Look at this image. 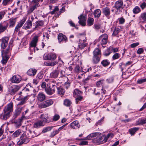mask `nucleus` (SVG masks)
I'll return each instance as SVG.
<instances>
[{"instance_id":"obj_1","label":"nucleus","mask_w":146,"mask_h":146,"mask_svg":"<svg viewBox=\"0 0 146 146\" xmlns=\"http://www.w3.org/2000/svg\"><path fill=\"white\" fill-rule=\"evenodd\" d=\"M40 120H38L33 124V127L36 128H39L43 127L45 124L48 123L49 121L48 120L49 118L48 114L46 113L41 114L40 117Z\"/></svg>"},{"instance_id":"obj_2","label":"nucleus","mask_w":146,"mask_h":146,"mask_svg":"<svg viewBox=\"0 0 146 146\" xmlns=\"http://www.w3.org/2000/svg\"><path fill=\"white\" fill-rule=\"evenodd\" d=\"M54 101L52 100H47L40 104L39 105V107L41 108H46L52 105Z\"/></svg>"},{"instance_id":"obj_3","label":"nucleus","mask_w":146,"mask_h":146,"mask_svg":"<svg viewBox=\"0 0 146 146\" xmlns=\"http://www.w3.org/2000/svg\"><path fill=\"white\" fill-rule=\"evenodd\" d=\"M38 41V36H35L30 44L29 49L31 51L32 50V48H33L34 50V52H35V47H36V44Z\"/></svg>"},{"instance_id":"obj_4","label":"nucleus","mask_w":146,"mask_h":146,"mask_svg":"<svg viewBox=\"0 0 146 146\" xmlns=\"http://www.w3.org/2000/svg\"><path fill=\"white\" fill-rule=\"evenodd\" d=\"M13 103L12 102L9 104L7 106H6L4 110V113H7L10 114V113L13 111Z\"/></svg>"},{"instance_id":"obj_5","label":"nucleus","mask_w":146,"mask_h":146,"mask_svg":"<svg viewBox=\"0 0 146 146\" xmlns=\"http://www.w3.org/2000/svg\"><path fill=\"white\" fill-rule=\"evenodd\" d=\"M123 1L121 0H119L117 1L115 4L114 7L117 10L119 11V12H121V10L120 9H123Z\"/></svg>"},{"instance_id":"obj_6","label":"nucleus","mask_w":146,"mask_h":146,"mask_svg":"<svg viewBox=\"0 0 146 146\" xmlns=\"http://www.w3.org/2000/svg\"><path fill=\"white\" fill-rule=\"evenodd\" d=\"M108 38L107 35L105 34L100 36L98 39L99 41H101V42L102 45L105 44L107 42Z\"/></svg>"},{"instance_id":"obj_7","label":"nucleus","mask_w":146,"mask_h":146,"mask_svg":"<svg viewBox=\"0 0 146 146\" xmlns=\"http://www.w3.org/2000/svg\"><path fill=\"white\" fill-rule=\"evenodd\" d=\"M57 38L58 42L60 43L62 41H64L66 42L68 40L66 36L62 33H59L58 35Z\"/></svg>"},{"instance_id":"obj_8","label":"nucleus","mask_w":146,"mask_h":146,"mask_svg":"<svg viewBox=\"0 0 146 146\" xmlns=\"http://www.w3.org/2000/svg\"><path fill=\"white\" fill-rule=\"evenodd\" d=\"M20 87L18 86H11L9 90V93L11 95H14L19 89Z\"/></svg>"},{"instance_id":"obj_9","label":"nucleus","mask_w":146,"mask_h":146,"mask_svg":"<svg viewBox=\"0 0 146 146\" xmlns=\"http://www.w3.org/2000/svg\"><path fill=\"white\" fill-rule=\"evenodd\" d=\"M79 20L78 23L82 26H85L86 25V18L85 16L82 15H81L78 17Z\"/></svg>"},{"instance_id":"obj_10","label":"nucleus","mask_w":146,"mask_h":146,"mask_svg":"<svg viewBox=\"0 0 146 146\" xmlns=\"http://www.w3.org/2000/svg\"><path fill=\"white\" fill-rule=\"evenodd\" d=\"M56 58V54L54 53H49L46 55L45 54L44 58L46 60H53Z\"/></svg>"},{"instance_id":"obj_11","label":"nucleus","mask_w":146,"mask_h":146,"mask_svg":"<svg viewBox=\"0 0 146 146\" xmlns=\"http://www.w3.org/2000/svg\"><path fill=\"white\" fill-rule=\"evenodd\" d=\"M9 40L8 37H5L1 39L2 42L1 44V48L4 49L5 48L8 44V42Z\"/></svg>"},{"instance_id":"obj_12","label":"nucleus","mask_w":146,"mask_h":146,"mask_svg":"<svg viewBox=\"0 0 146 146\" xmlns=\"http://www.w3.org/2000/svg\"><path fill=\"white\" fill-rule=\"evenodd\" d=\"M3 24H0V33L3 32L5 30L9 25L8 23L6 21H4Z\"/></svg>"},{"instance_id":"obj_13","label":"nucleus","mask_w":146,"mask_h":146,"mask_svg":"<svg viewBox=\"0 0 146 146\" xmlns=\"http://www.w3.org/2000/svg\"><path fill=\"white\" fill-rule=\"evenodd\" d=\"M139 19L140 23H144L146 22V12L141 13Z\"/></svg>"},{"instance_id":"obj_14","label":"nucleus","mask_w":146,"mask_h":146,"mask_svg":"<svg viewBox=\"0 0 146 146\" xmlns=\"http://www.w3.org/2000/svg\"><path fill=\"white\" fill-rule=\"evenodd\" d=\"M20 140L21 141L20 143L22 144L23 143L26 144L29 141V139L27 138L25 134L24 133L20 137Z\"/></svg>"},{"instance_id":"obj_15","label":"nucleus","mask_w":146,"mask_h":146,"mask_svg":"<svg viewBox=\"0 0 146 146\" xmlns=\"http://www.w3.org/2000/svg\"><path fill=\"white\" fill-rule=\"evenodd\" d=\"M21 80V77L19 75H16L12 77L11 81L13 83H18L20 82Z\"/></svg>"},{"instance_id":"obj_16","label":"nucleus","mask_w":146,"mask_h":146,"mask_svg":"<svg viewBox=\"0 0 146 146\" xmlns=\"http://www.w3.org/2000/svg\"><path fill=\"white\" fill-rule=\"evenodd\" d=\"M102 13L106 17L109 16L110 14V9L107 7L103 8L102 9Z\"/></svg>"},{"instance_id":"obj_17","label":"nucleus","mask_w":146,"mask_h":146,"mask_svg":"<svg viewBox=\"0 0 146 146\" xmlns=\"http://www.w3.org/2000/svg\"><path fill=\"white\" fill-rule=\"evenodd\" d=\"M32 25V23L30 20H28L26 21L23 28L25 29H30Z\"/></svg>"},{"instance_id":"obj_18","label":"nucleus","mask_w":146,"mask_h":146,"mask_svg":"<svg viewBox=\"0 0 146 146\" xmlns=\"http://www.w3.org/2000/svg\"><path fill=\"white\" fill-rule=\"evenodd\" d=\"M46 98V96L43 93H39L37 96L38 101L42 102L44 101Z\"/></svg>"},{"instance_id":"obj_19","label":"nucleus","mask_w":146,"mask_h":146,"mask_svg":"<svg viewBox=\"0 0 146 146\" xmlns=\"http://www.w3.org/2000/svg\"><path fill=\"white\" fill-rule=\"evenodd\" d=\"M59 71L58 70H53L50 73V76L52 78H57L59 74Z\"/></svg>"},{"instance_id":"obj_20","label":"nucleus","mask_w":146,"mask_h":146,"mask_svg":"<svg viewBox=\"0 0 146 146\" xmlns=\"http://www.w3.org/2000/svg\"><path fill=\"white\" fill-rule=\"evenodd\" d=\"M71 127L75 129H77L80 127V125L77 121H75L70 124Z\"/></svg>"},{"instance_id":"obj_21","label":"nucleus","mask_w":146,"mask_h":146,"mask_svg":"<svg viewBox=\"0 0 146 146\" xmlns=\"http://www.w3.org/2000/svg\"><path fill=\"white\" fill-rule=\"evenodd\" d=\"M37 70L34 68H31L27 71V73L29 76H34L36 73Z\"/></svg>"},{"instance_id":"obj_22","label":"nucleus","mask_w":146,"mask_h":146,"mask_svg":"<svg viewBox=\"0 0 146 146\" xmlns=\"http://www.w3.org/2000/svg\"><path fill=\"white\" fill-rule=\"evenodd\" d=\"M44 22L43 21H38L35 22V26L33 30H35L36 28L39 27H42L44 25Z\"/></svg>"},{"instance_id":"obj_23","label":"nucleus","mask_w":146,"mask_h":146,"mask_svg":"<svg viewBox=\"0 0 146 146\" xmlns=\"http://www.w3.org/2000/svg\"><path fill=\"white\" fill-rule=\"evenodd\" d=\"M101 57L93 56L92 58V62L94 64H97L100 60Z\"/></svg>"},{"instance_id":"obj_24","label":"nucleus","mask_w":146,"mask_h":146,"mask_svg":"<svg viewBox=\"0 0 146 146\" xmlns=\"http://www.w3.org/2000/svg\"><path fill=\"white\" fill-rule=\"evenodd\" d=\"M95 18H99L101 14V11L99 9L95 10L93 13Z\"/></svg>"},{"instance_id":"obj_25","label":"nucleus","mask_w":146,"mask_h":146,"mask_svg":"<svg viewBox=\"0 0 146 146\" xmlns=\"http://www.w3.org/2000/svg\"><path fill=\"white\" fill-rule=\"evenodd\" d=\"M93 53L94 56H101V51L98 48H96L93 51Z\"/></svg>"},{"instance_id":"obj_26","label":"nucleus","mask_w":146,"mask_h":146,"mask_svg":"<svg viewBox=\"0 0 146 146\" xmlns=\"http://www.w3.org/2000/svg\"><path fill=\"white\" fill-rule=\"evenodd\" d=\"M16 18H12L9 19V23L10 24L9 25L10 27H13L15 25L16 21Z\"/></svg>"},{"instance_id":"obj_27","label":"nucleus","mask_w":146,"mask_h":146,"mask_svg":"<svg viewBox=\"0 0 146 146\" xmlns=\"http://www.w3.org/2000/svg\"><path fill=\"white\" fill-rule=\"evenodd\" d=\"M22 109V108H19L16 110L13 116L14 119L17 118L20 114L21 112Z\"/></svg>"},{"instance_id":"obj_28","label":"nucleus","mask_w":146,"mask_h":146,"mask_svg":"<svg viewBox=\"0 0 146 146\" xmlns=\"http://www.w3.org/2000/svg\"><path fill=\"white\" fill-rule=\"evenodd\" d=\"M94 19L93 18L90 17H88L87 21V25L88 26L92 25L94 24Z\"/></svg>"},{"instance_id":"obj_29","label":"nucleus","mask_w":146,"mask_h":146,"mask_svg":"<svg viewBox=\"0 0 146 146\" xmlns=\"http://www.w3.org/2000/svg\"><path fill=\"white\" fill-rule=\"evenodd\" d=\"M104 136H103L101 137H98L96 138V141L97 143H104Z\"/></svg>"},{"instance_id":"obj_30","label":"nucleus","mask_w":146,"mask_h":146,"mask_svg":"<svg viewBox=\"0 0 146 146\" xmlns=\"http://www.w3.org/2000/svg\"><path fill=\"white\" fill-rule=\"evenodd\" d=\"M45 90L46 92L49 95H51L54 93V90H52L51 88L48 86Z\"/></svg>"},{"instance_id":"obj_31","label":"nucleus","mask_w":146,"mask_h":146,"mask_svg":"<svg viewBox=\"0 0 146 146\" xmlns=\"http://www.w3.org/2000/svg\"><path fill=\"white\" fill-rule=\"evenodd\" d=\"M139 129L138 127H134L129 129V131L131 135H134L136 132Z\"/></svg>"},{"instance_id":"obj_32","label":"nucleus","mask_w":146,"mask_h":146,"mask_svg":"<svg viewBox=\"0 0 146 146\" xmlns=\"http://www.w3.org/2000/svg\"><path fill=\"white\" fill-rule=\"evenodd\" d=\"M37 7H38V4H37L30 8L28 11V14H29L32 13L35 9L37 8Z\"/></svg>"},{"instance_id":"obj_33","label":"nucleus","mask_w":146,"mask_h":146,"mask_svg":"<svg viewBox=\"0 0 146 146\" xmlns=\"http://www.w3.org/2000/svg\"><path fill=\"white\" fill-rule=\"evenodd\" d=\"M111 49H112V48H111L110 47L108 48L104 53V55L106 56L109 55L111 53H112Z\"/></svg>"},{"instance_id":"obj_34","label":"nucleus","mask_w":146,"mask_h":146,"mask_svg":"<svg viewBox=\"0 0 146 146\" xmlns=\"http://www.w3.org/2000/svg\"><path fill=\"white\" fill-rule=\"evenodd\" d=\"M72 104L71 101L68 99H65L64 102V105L67 106H70Z\"/></svg>"},{"instance_id":"obj_35","label":"nucleus","mask_w":146,"mask_h":146,"mask_svg":"<svg viewBox=\"0 0 146 146\" xmlns=\"http://www.w3.org/2000/svg\"><path fill=\"white\" fill-rule=\"evenodd\" d=\"M9 58V57H8L7 55H5V56H3L2 60L1 61V63L3 64H6Z\"/></svg>"},{"instance_id":"obj_36","label":"nucleus","mask_w":146,"mask_h":146,"mask_svg":"<svg viewBox=\"0 0 146 146\" xmlns=\"http://www.w3.org/2000/svg\"><path fill=\"white\" fill-rule=\"evenodd\" d=\"M26 20V19L25 18H23L22 19L20 22L19 23L18 25L16 26L20 28L23 25L24 23H25Z\"/></svg>"},{"instance_id":"obj_37","label":"nucleus","mask_w":146,"mask_h":146,"mask_svg":"<svg viewBox=\"0 0 146 146\" xmlns=\"http://www.w3.org/2000/svg\"><path fill=\"white\" fill-rule=\"evenodd\" d=\"M29 133L28 134L29 135V137L30 138H33L37 136V135L35 133V131L33 132L30 130H29Z\"/></svg>"},{"instance_id":"obj_38","label":"nucleus","mask_w":146,"mask_h":146,"mask_svg":"<svg viewBox=\"0 0 146 146\" xmlns=\"http://www.w3.org/2000/svg\"><path fill=\"white\" fill-rule=\"evenodd\" d=\"M146 123V120L144 119H139L136 121L137 125H143Z\"/></svg>"},{"instance_id":"obj_39","label":"nucleus","mask_w":146,"mask_h":146,"mask_svg":"<svg viewBox=\"0 0 146 146\" xmlns=\"http://www.w3.org/2000/svg\"><path fill=\"white\" fill-rule=\"evenodd\" d=\"M101 64L104 66H106L109 65L110 62L108 60H104L101 62Z\"/></svg>"},{"instance_id":"obj_40","label":"nucleus","mask_w":146,"mask_h":146,"mask_svg":"<svg viewBox=\"0 0 146 146\" xmlns=\"http://www.w3.org/2000/svg\"><path fill=\"white\" fill-rule=\"evenodd\" d=\"M141 11V9L137 6H136L133 9V11L134 14H137L139 13Z\"/></svg>"},{"instance_id":"obj_41","label":"nucleus","mask_w":146,"mask_h":146,"mask_svg":"<svg viewBox=\"0 0 146 146\" xmlns=\"http://www.w3.org/2000/svg\"><path fill=\"white\" fill-rule=\"evenodd\" d=\"M21 131L20 130H17L12 134V137L13 138L17 137L20 135Z\"/></svg>"},{"instance_id":"obj_42","label":"nucleus","mask_w":146,"mask_h":146,"mask_svg":"<svg viewBox=\"0 0 146 146\" xmlns=\"http://www.w3.org/2000/svg\"><path fill=\"white\" fill-rule=\"evenodd\" d=\"M57 92L58 94L63 95L64 94V90L61 88H57Z\"/></svg>"},{"instance_id":"obj_43","label":"nucleus","mask_w":146,"mask_h":146,"mask_svg":"<svg viewBox=\"0 0 146 146\" xmlns=\"http://www.w3.org/2000/svg\"><path fill=\"white\" fill-rule=\"evenodd\" d=\"M53 127V126H48L44 128L42 131V133H45L47 131H50Z\"/></svg>"},{"instance_id":"obj_44","label":"nucleus","mask_w":146,"mask_h":146,"mask_svg":"<svg viewBox=\"0 0 146 146\" xmlns=\"http://www.w3.org/2000/svg\"><path fill=\"white\" fill-rule=\"evenodd\" d=\"M27 98V97H25L18 104V105H21L24 104L26 102V100Z\"/></svg>"},{"instance_id":"obj_45","label":"nucleus","mask_w":146,"mask_h":146,"mask_svg":"<svg viewBox=\"0 0 146 146\" xmlns=\"http://www.w3.org/2000/svg\"><path fill=\"white\" fill-rule=\"evenodd\" d=\"M58 11L59 9L58 7L56 6L55 7L52 11L50 12V13L52 15H53L55 13H56L57 12H58Z\"/></svg>"},{"instance_id":"obj_46","label":"nucleus","mask_w":146,"mask_h":146,"mask_svg":"<svg viewBox=\"0 0 146 146\" xmlns=\"http://www.w3.org/2000/svg\"><path fill=\"white\" fill-rule=\"evenodd\" d=\"M58 133V131H57V130H55L51 133L49 137H50L52 138Z\"/></svg>"},{"instance_id":"obj_47","label":"nucleus","mask_w":146,"mask_h":146,"mask_svg":"<svg viewBox=\"0 0 146 146\" xmlns=\"http://www.w3.org/2000/svg\"><path fill=\"white\" fill-rule=\"evenodd\" d=\"M120 54L119 53H115L113 56L112 57L113 60L117 59L120 57Z\"/></svg>"},{"instance_id":"obj_48","label":"nucleus","mask_w":146,"mask_h":146,"mask_svg":"<svg viewBox=\"0 0 146 146\" xmlns=\"http://www.w3.org/2000/svg\"><path fill=\"white\" fill-rule=\"evenodd\" d=\"M82 93V92L79 90L78 89H75L74 91V94H76L78 96Z\"/></svg>"},{"instance_id":"obj_49","label":"nucleus","mask_w":146,"mask_h":146,"mask_svg":"<svg viewBox=\"0 0 146 146\" xmlns=\"http://www.w3.org/2000/svg\"><path fill=\"white\" fill-rule=\"evenodd\" d=\"M83 99V97L82 96H78L76 98V104H78L80 101H81Z\"/></svg>"},{"instance_id":"obj_50","label":"nucleus","mask_w":146,"mask_h":146,"mask_svg":"<svg viewBox=\"0 0 146 146\" xmlns=\"http://www.w3.org/2000/svg\"><path fill=\"white\" fill-rule=\"evenodd\" d=\"M146 82V78L138 80L137 82L138 84H141L142 83Z\"/></svg>"},{"instance_id":"obj_51","label":"nucleus","mask_w":146,"mask_h":146,"mask_svg":"<svg viewBox=\"0 0 146 146\" xmlns=\"http://www.w3.org/2000/svg\"><path fill=\"white\" fill-rule=\"evenodd\" d=\"M7 113H4L3 115V119L4 120H6L10 116V114H7Z\"/></svg>"},{"instance_id":"obj_52","label":"nucleus","mask_w":146,"mask_h":146,"mask_svg":"<svg viewBox=\"0 0 146 146\" xmlns=\"http://www.w3.org/2000/svg\"><path fill=\"white\" fill-rule=\"evenodd\" d=\"M11 1V0H3L2 4L4 6H5L8 4Z\"/></svg>"},{"instance_id":"obj_53","label":"nucleus","mask_w":146,"mask_h":146,"mask_svg":"<svg viewBox=\"0 0 146 146\" xmlns=\"http://www.w3.org/2000/svg\"><path fill=\"white\" fill-rule=\"evenodd\" d=\"M43 76V74L42 72H40L37 75L38 78L39 79H41Z\"/></svg>"},{"instance_id":"obj_54","label":"nucleus","mask_w":146,"mask_h":146,"mask_svg":"<svg viewBox=\"0 0 146 146\" xmlns=\"http://www.w3.org/2000/svg\"><path fill=\"white\" fill-rule=\"evenodd\" d=\"M60 118V116L58 114H55L53 118V120L54 121H56L58 120Z\"/></svg>"},{"instance_id":"obj_55","label":"nucleus","mask_w":146,"mask_h":146,"mask_svg":"<svg viewBox=\"0 0 146 146\" xmlns=\"http://www.w3.org/2000/svg\"><path fill=\"white\" fill-rule=\"evenodd\" d=\"M144 51L143 49L142 48H139L137 51V53L138 54H141L143 53Z\"/></svg>"},{"instance_id":"obj_56","label":"nucleus","mask_w":146,"mask_h":146,"mask_svg":"<svg viewBox=\"0 0 146 146\" xmlns=\"http://www.w3.org/2000/svg\"><path fill=\"white\" fill-rule=\"evenodd\" d=\"M139 44V43L137 42L131 44L130 46L132 48H134L138 46Z\"/></svg>"},{"instance_id":"obj_57","label":"nucleus","mask_w":146,"mask_h":146,"mask_svg":"<svg viewBox=\"0 0 146 146\" xmlns=\"http://www.w3.org/2000/svg\"><path fill=\"white\" fill-rule=\"evenodd\" d=\"M5 14V12L4 11H2L0 12V20L3 17Z\"/></svg>"},{"instance_id":"obj_58","label":"nucleus","mask_w":146,"mask_h":146,"mask_svg":"<svg viewBox=\"0 0 146 146\" xmlns=\"http://www.w3.org/2000/svg\"><path fill=\"white\" fill-rule=\"evenodd\" d=\"M40 0H33L32 1V3L33 5H36V4H38V7L39 6L38 2Z\"/></svg>"},{"instance_id":"obj_59","label":"nucleus","mask_w":146,"mask_h":146,"mask_svg":"<svg viewBox=\"0 0 146 146\" xmlns=\"http://www.w3.org/2000/svg\"><path fill=\"white\" fill-rule=\"evenodd\" d=\"M87 44L86 43H82L79 45V48L81 49H82L86 46Z\"/></svg>"},{"instance_id":"obj_60","label":"nucleus","mask_w":146,"mask_h":146,"mask_svg":"<svg viewBox=\"0 0 146 146\" xmlns=\"http://www.w3.org/2000/svg\"><path fill=\"white\" fill-rule=\"evenodd\" d=\"M22 117H21V118H20L19 119H18L19 122V123H20L23 120V118L25 117V116H24V115H25L24 112L23 113H22Z\"/></svg>"},{"instance_id":"obj_61","label":"nucleus","mask_w":146,"mask_h":146,"mask_svg":"<svg viewBox=\"0 0 146 146\" xmlns=\"http://www.w3.org/2000/svg\"><path fill=\"white\" fill-rule=\"evenodd\" d=\"M10 48V46L9 45L7 47V48L5 50L3 51L4 53L5 54V55H7V54L9 52V51Z\"/></svg>"},{"instance_id":"obj_62","label":"nucleus","mask_w":146,"mask_h":146,"mask_svg":"<svg viewBox=\"0 0 146 146\" xmlns=\"http://www.w3.org/2000/svg\"><path fill=\"white\" fill-rule=\"evenodd\" d=\"M103 80H101L97 82L96 85L98 87H99L100 85L102 84Z\"/></svg>"},{"instance_id":"obj_63","label":"nucleus","mask_w":146,"mask_h":146,"mask_svg":"<svg viewBox=\"0 0 146 146\" xmlns=\"http://www.w3.org/2000/svg\"><path fill=\"white\" fill-rule=\"evenodd\" d=\"M49 66H53L57 64L58 62L56 61L51 62H49Z\"/></svg>"},{"instance_id":"obj_64","label":"nucleus","mask_w":146,"mask_h":146,"mask_svg":"<svg viewBox=\"0 0 146 146\" xmlns=\"http://www.w3.org/2000/svg\"><path fill=\"white\" fill-rule=\"evenodd\" d=\"M140 7L142 9H144L146 7V3L144 2H143L140 5Z\"/></svg>"}]
</instances>
